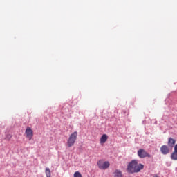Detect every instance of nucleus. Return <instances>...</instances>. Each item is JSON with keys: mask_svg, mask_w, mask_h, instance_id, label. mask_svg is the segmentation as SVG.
<instances>
[{"mask_svg": "<svg viewBox=\"0 0 177 177\" xmlns=\"http://www.w3.org/2000/svg\"><path fill=\"white\" fill-rule=\"evenodd\" d=\"M137 154L140 158H146V157L150 158V157H151V156L149 154V153L146 152L143 149H140L138 151Z\"/></svg>", "mask_w": 177, "mask_h": 177, "instance_id": "obj_3", "label": "nucleus"}, {"mask_svg": "<svg viewBox=\"0 0 177 177\" xmlns=\"http://www.w3.org/2000/svg\"><path fill=\"white\" fill-rule=\"evenodd\" d=\"M75 140H77V133H72L67 141L68 147H71L74 146V143H75Z\"/></svg>", "mask_w": 177, "mask_h": 177, "instance_id": "obj_2", "label": "nucleus"}, {"mask_svg": "<svg viewBox=\"0 0 177 177\" xmlns=\"http://www.w3.org/2000/svg\"><path fill=\"white\" fill-rule=\"evenodd\" d=\"M160 151H161L162 154H164V155L169 154V148L167 145H162L160 147Z\"/></svg>", "mask_w": 177, "mask_h": 177, "instance_id": "obj_5", "label": "nucleus"}, {"mask_svg": "<svg viewBox=\"0 0 177 177\" xmlns=\"http://www.w3.org/2000/svg\"><path fill=\"white\" fill-rule=\"evenodd\" d=\"M114 177H122V172H121L119 169L115 170L113 172Z\"/></svg>", "mask_w": 177, "mask_h": 177, "instance_id": "obj_7", "label": "nucleus"}, {"mask_svg": "<svg viewBox=\"0 0 177 177\" xmlns=\"http://www.w3.org/2000/svg\"><path fill=\"white\" fill-rule=\"evenodd\" d=\"M174 152L177 153V144L174 146Z\"/></svg>", "mask_w": 177, "mask_h": 177, "instance_id": "obj_15", "label": "nucleus"}, {"mask_svg": "<svg viewBox=\"0 0 177 177\" xmlns=\"http://www.w3.org/2000/svg\"><path fill=\"white\" fill-rule=\"evenodd\" d=\"M107 139H109V136L106 134H103L100 140V145H104V142H107Z\"/></svg>", "mask_w": 177, "mask_h": 177, "instance_id": "obj_6", "label": "nucleus"}, {"mask_svg": "<svg viewBox=\"0 0 177 177\" xmlns=\"http://www.w3.org/2000/svg\"><path fill=\"white\" fill-rule=\"evenodd\" d=\"M153 177H160V176H158V175H157V174H155V175L153 176Z\"/></svg>", "mask_w": 177, "mask_h": 177, "instance_id": "obj_16", "label": "nucleus"}, {"mask_svg": "<svg viewBox=\"0 0 177 177\" xmlns=\"http://www.w3.org/2000/svg\"><path fill=\"white\" fill-rule=\"evenodd\" d=\"M168 145L170 147H174V146L175 145V140L171 138H169Z\"/></svg>", "mask_w": 177, "mask_h": 177, "instance_id": "obj_8", "label": "nucleus"}, {"mask_svg": "<svg viewBox=\"0 0 177 177\" xmlns=\"http://www.w3.org/2000/svg\"><path fill=\"white\" fill-rule=\"evenodd\" d=\"M12 138V134L8 133L6 135V140H10V139Z\"/></svg>", "mask_w": 177, "mask_h": 177, "instance_id": "obj_13", "label": "nucleus"}, {"mask_svg": "<svg viewBox=\"0 0 177 177\" xmlns=\"http://www.w3.org/2000/svg\"><path fill=\"white\" fill-rule=\"evenodd\" d=\"M26 133H32V130L30 127H27L26 130Z\"/></svg>", "mask_w": 177, "mask_h": 177, "instance_id": "obj_14", "label": "nucleus"}, {"mask_svg": "<svg viewBox=\"0 0 177 177\" xmlns=\"http://www.w3.org/2000/svg\"><path fill=\"white\" fill-rule=\"evenodd\" d=\"M170 157L174 161H177V152L174 151Z\"/></svg>", "mask_w": 177, "mask_h": 177, "instance_id": "obj_10", "label": "nucleus"}, {"mask_svg": "<svg viewBox=\"0 0 177 177\" xmlns=\"http://www.w3.org/2000/svg\"><path fill=\"white\" fill-rule=\"evenodd\" d=\"M97 164L100 169H107L110 167V162L107 161L104 162L102 160H99Z\"/></svg>", "mask_w": 177, "mask_h": 177, "instance_id": "obj_4", "label": "nucleus"}, {"mask_svg": "<svg viewBox=\"0 0 177 177\" xmlns=\"http://www.w3.org/2000/svg\"><path fill=\"white\" fill-rule=\"evenodd\" d=\"M73 177H82V174L80 171H75L73 174Z\"/></svg>", "mask_w": 177, "mask_h": 177, "instance_id": "obj_11", "label": "nucleus"}, {"mask_svg": "<svg viewBox=\"0 0 177 177\" xmlns=\"http://www.w3.org/2000/svg\"><path fill=\"white\" fill-rule=\"evenodd\" d=\"M45 174L46 177H52V174L50 173V169H49V167L46 168Z\"/></svg>", "mask_w": 177, "mask_h": 177, "instance_id": "obj_9", "label": "nucleus"}, {"mask_svg": "<svg viewBox=\"0 0 177 177\" xmlns=\"http://www.w3.org/2000/svg\"><path fill=\"white\" fill-rule=\"evenodd\" d=\"M33 134L32 133H27L26 137L28 139V140H31L32 139Z\"/></svg>", "mask_w": 177, "mask_h": 177, "instance_id": "obj_12", "label": "nucleus"}, {"mask_svg": "<svg viewBox=\"0 0 177 177\" xmlns=\"http://www.w3.org/2000/svg\"><path fill=\"white\" fill-rule=\"evenodd\" d=\"M145 168L143 164L139 163L136 160H131L127 165V172L129 174H138Z\"/></svg>", "mask_w": 177, "mask_h": 177, "instance_id": "obj_1", "label": "nucleus"}]
</instances>
